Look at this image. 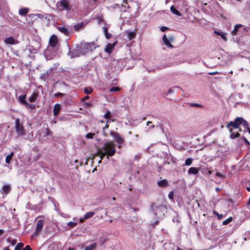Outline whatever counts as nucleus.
<instances>
[{"mask_svg":"<svg viewBox=\"0 0 250 250\" xmlns=\"http://www.w3.org/2000/svg\"><path fill=\"white\" fill-rule=\"evenodd\" d=\"M116 152L115 145L112 142L109 141L105 143L103 146L99 149L98 153L100 154L101 160L99 163H101L102 159L106 155V159H108L109 156H113Z\"/></svg>","mask_w":250,"mask_h":250,"instance_id":"f257e3e1","label":"nucleus"},{"mask_svg":"<svg viewBox=\"0 0 250 250\" xmlns=\"http://www.w3.org/2000/svg\"><path fill=\"white\" fill-rule=\"evenodd\" d=\"M39 139L41 141H45L53 135V132L49 128H42L38 132Z\"/></svg>","mask_w":250,"mask_h":250,"instance_id":"f03ea898","label":"nucleus"},{"mask_svg":"<svg viewBox=\"0 0 250 250\" xmlns=\"http://www.w3.org/2000/svg\"><path fill=\"white\" fill-rule=\"evenodd\" d=\"M95 48L94 42H86L81 45L80 50L82 55H85Z\"/></svg>","mask_w":250,"mask_h":250,"instance_id":"7ed1b4c3","label":"nucleus"},{"mask_svg":"<svg viewBox=\"0 0 250 250\" xmlns=\"http://www.w3.org/2000/svg\"><path fill=\"white\" fill-rule=\"evenodd\" d=\"M15 128L17 133L20 136H22L25 134V131L24 129L23 125L21 123L20 120L18 119L15 120Z\"/></svg>","mask_w":250,"mask_h":250,"instance_id":"20e7f679","label":"nucleus"},{"mask_svg":"<svg viewBox=\"0 0 250 250\" xmlns=\"http://www.w3.org/2000/svg\"><path fill=\"white\" fill-rule=\"evenodd\" d=\"M166 66H167L155 65L154 63H144L143 64V67L146 68V71L148 72L155 71V70L159 68H163Z\"/></svg>","mask_w":250,"mask_h":250,"instance_id":"39448f33","label":"nucleus"},{"mask_svg":"<svg viewBox=\"0 0 250 250\" xmlns=\"http://www.w3.org/2000/svg\"><path fill=\"white\" fill-rule=\"evenodd\" d=\"M43 54L47 61L51 60L55 56V52L53 51L49 48H47L45 49Z\"/></svg>","mask_w":250,"mask_h":250,"instance_id":"423d86ee","label":"nucleus"},{"mask_svg":"<svg viewBox=\"0 0 250 250\" xmlns=\"http://www.w3.org/2000/svg\"><path fill=\"white\" fill-rule=\"evenodd\" d=\"M60 6L61 7V11L70 10V7L69 2L67 0H62L60 2Z\"/></svg>","mask_w":250,"mask_h":250,"instance_id":"0eeeda50","label":"nucleus"},{"mask_svg":"<svg viewBox=\"0 0 250 250\" xmlns=\"http://www.w3.org/2000/svg\"><path fill=\"white\" fill-rule=\"evenodd\" d=\"M110 134L117 143L121 144L124 142V139L121 137L118 133L111 131Z\"/></svg>","mask_w":250,"mask_h":250,"instance_id":"6e6552de","label":"nucleus"},{"mask_svg":"<svg viewBox=\"0 0 250 250\" xmlns=\"http://www.w3.org/2000/svg\"><path fill=\"white\" fill-rule=\"evenodd\" d=\"M115 67L117 68L115 72L121 71L123 69V67H126V69H129L134 67L133 63H130L129 65H124V63H115Z\"/></svg>","mask_w":250,"mask_h":250,"instance_id":"1a4fd4ad","label":"nucleus"},{"mask_svg":"<svg viewBox=\"0 0 250 250\" xmlns=\"http://www.w3.org/2000/svg\"><path fill=\"white\" fill-rule=\"evenodd\" d=\"M117 41H115L113 43H107L104 48L105 52L108 54H110L112 52L114 48L117 45Z\"/></svg>","mask_w":250,"mask_h":250,"instance_id":"9d476101","label":"nucleus"},{"mask_svg":"<svg viewBox=\"0 0 250 250\" xmlns=\"http://www.w3.org/2000/svg\"><path fill=\"white\" fill-rule=\"evenodd\" d=\"M43 224H44V222L42 220H39L38 221L37 223L36 229L34 233V235L35 236H37V235H38L39 234V233L42 229Z\"/></svg>","mask_w":250,"mask_h":250,"instance_id":"9b49d317","label":"nucleus"},{"mask_svg":"<svg viewBox=\"0 0 250 250\" xmlns=\"http://www.w3.org/2000/svg\"><path fill=\"white\" fill-rule=\"evenodd\" d=\"M58 43V40L56 36L52 35L49 39V44L51 47H56Z\"/></svg>","mask_w":250,"mask_h":250,"instance_id":"f8f14e48","label":"nucleus"},{"mask_svg":"<svg viewBox=\"0 0 250 250\" xmlns=\"http://www.w3.org/2000/svg\"><path fill=\"white\" fill-rule=\"evenodd\" d=\"M82 54L80 50H74L70 51L68 53V56L70 58H74L76 57H79Z\"/></svg>","mask_w":250,"mask_h":250,"instance_id":"ddd939ff","label":"nucleus"},{"mask_svg":"<svg viewBox=\"0 0 250 250\" xmlns=\"http://www.w3.org/2000/svg\"><path fill=\"white\" fill-rule=\"evenodd\" d=\"M166 210V207L164 206H161L157 207L155 210V212L154 213V215L155 216L159 215V216H162L164 215V213H162L164 210Z\"/></svg>","mask_w":250,"mask_h":250,"instance_id":"4468645a","label":"nucleus"},{"mask_svg":"<svg viewBox=\"0 0 250 250\" xmlns=\"http://www.w3.org/2000/svg\"><path fill=\"white\" fill-rule=\"evenodd\" d=\"M231 126L235 129H237L239 127V125H237V123L235 121L229 122V123L227 125V127L229 129L230 132H231L232 131V129L230 128V127Z\"/></svg>","mask_w":250,"mask_h":250,"instance_id":"2eb2a0df","label":"nucleus"},{"mask_svg":"<svg viewBox=\"0 0 250 250\" xmlns=\"http://www.w3.org/2000/svg\"><path fill=\"white\" fill-rule=\"evenodd\" d=\"M61 106L60 104H55L53 108V114L54 116H57L59 114L61 110Z\"/></svg>","mask_w":250,"mask_h":250,"instance_id":"dca6fc26","label":"nucleus"},{"mask_svg":"<svg viewBox=\"0 0 250 250\" xmlns=\"http://www.w3.org/2000/svg\"><path fill=\"white\" fill-rule=\"evenodd\" d=\"M38 95H39L37 91H34V92L32 93L31 96L29 98V101L31 103L34 102L38 98Z\"/></svg>","mask_w":250,"mask_h":250,"instance_id":"f3484780","label":"nucleus"},{"mask_svg":"<svg viewBox=\"0 0 250 250\" xmlns=\"http://www.w3.org/2000/svg\"><path fill=\"white\" fill-rule=\"evenodd\" d=\"M199 168L198 167H191L188 170V174H197L199 172Z\"/></svg>","mask_w":250,"mask_h":250,"instance_id":"a211bd4d","label":"nucleus"},{"mask_svg":"<svg viewBox=\"0 0 250 250\" xmlns=\"http://www.w3.org/2000/svg\"><path fill=\"white\" fill-rule=\"evenodd\" d=\"M163 40L164 43L169 48H173V46L171 44L168 39L167 38L166 35H164L163 37Z\"/></svg>","mask_w":250,"mask_h":250,"instance_id":"6ab92c4d","label":"nucleus"},{"mask_svg":"<svg viewBox=\"0 0 250 250\" xmlns=\"http://www.w3.org/2000/svg\"><path fill=\"white\" fill-rule=\"evenodd\" d=\"M11 190V188L9 185H5L2 188L1 193L2 194H7Z\"/></svg>","mask_w":250,"mask_h":250,"instance_id":"aec40b11","label":"nucleus"},{"mask_svg":"<svg viewBox=\"0 0 250 250\" xmlns=\"http://www.w3.org/2000/svg\"><path fill=\"white\" fill-rule=\"evenodd\" d=\"M157 185L160 187H166L168 186V183L167 180L163 179L157 182Z\"/></svg>","mask_w":250,"mask_h":250,"instance_id":"412c9836","label":"nucleus"},{"mask_svg":"<svg viewBox=\"0 0 250 250\" xmlns=\"http://www.w3.org/2000/svg\"><path fill=\"white\" fill-rule=\"evenodd\" d=\"M57 29L60 32L64 34L65 35H69L68 30L65 27H58Z\"/></svg>","mask_w":250,"mask_h":250,"instance_id":"4be33fe9","label":"nucleus"},{"mask_svg":"<svg viewBox=\"0 0 250 250\" xmlns=\"http://www.w3.org/2000/svg\"><path fill=\"white\" fill-rule=\"evenodd\" d=\"M214 33L217 35H218V36H220L221 37V38L225 41H227V37L226 36V33H224L223 32H220V31H214Z\"/></svg>","mask_w":250,"mask_h":250,"instance_id":"5701e85b","label":"nucleus"},{"mask_svg":"<svg viewBox=\"0 0 250 250\" xmlns=\"http://www.w3.org/2000/svg\"><path fill=\"white\" fill-rule=\"evenodd\" d=\"M4 42L7 44H15V39L13 37H10L5 39Z\"/></svg>","mask_w":250,"mask_h":250,"instance_id":"b1692460","label":"nucleus"},{"mask_svg":"<svg viewBox=\"0 0 250 250\" xmlns=\"http://www.w3.org/2000/svg\"><path fill=\"white\" fill-rule=\"evenodd\" d=\"M170 11L175 15L181 17L182 16V14L178 10H177L174 6H171L170 8Z\"/></svg>","mask_w":250,"mask_h":250,"instance_id":"393cba45","label":"nucleus"},{"mask_svg":"<svg viewBox=\"0 0 250 250\" xmlns=\"http://www.w3.org/2000/svg\"><path fill=\"white\" fill-rule=\"evenodd\" d=\"M28 12L29 9L28 8H23L19 10V13L21 16H25Z\"/></svg>","mask_w":250,"mask_h":250,"instance_id":"a878e982","label":"nucleus"},{"mask_svg":"<svg viewBox=\"0 0 250 250\" xmlns=\"http://www.w3.org/2000/svg\"><path fill=\"white\" fill-rule=\"evenodd\" d=\"M127 35L129 40H131L135 38L136 33L134 31L127 32Z\"/></svg>","mask_w":250,"mask_h":250,"instance_id":"bb28decb","label":"nucleus"},{"mask_svg":"<svg viewBox=\"0 0 250 250\" xmlns=\"http://www.w3.org/2000/svg\"><path fill=\"white\" fill-rule=\"evenodd\" d=\"M97 244L96 243H92L85 248V250H94L96 249Z\"/></svg>","mask_w":250,"mask_h":250,"instance_id":"cd10ccee","label":"nucleus"},{"mask_svg":"<svg viewBox=\"0 0 250 250\" xmlns=\"http://www.w3.org/2000/svg\"><path fill=\"white\" fill-rule=\"evenodd\" d=\"M95 214V212L93 211H90L86 213L84 215V219H88L89 218H91Z\"/></svg>","mask_w":250,"mask_h":250,"instance_id":"c85d7f7f","label":"nucleus"},{"mask_svg":"<svg viewBox=\"0 0 250 250\" xmlns=\"http://www.w3.org/2000/svg\"><path fill=\"white\" fill-rule=\"evenodd\" d=\"M26 99V95H21L19 96V101L21 104H22L23 105H25V103H27V102L25 101Z\"/></svg>","mask_w":250,"mask_h":250,"instance_id":"c756f323","label":"nucleus"},{"mask_svg":"<svg viewBox=\"0 0 250 250\" xmlns=\"http://www.w3.org/2000/svg\"><path fill=\"white\" fill-rule=\"evenodd\" d=\"M83 25H84V24H83V22H81L77 23L74 27V30L75 31H79L80 29H81L83 27Z\"/></svg>","mask_w":250,"mask_h":250,"instance_id":"7c9ffc66","label":"nucleus"},{"mask_svg":"<svg viewBox=\"0 0 250 250\" xmlns=\"http://www.w3.org/2000/svg\"><path fill=\"white\" fill-rule=\"evenodd\" d=\"M103 28H104V35H105V38L107 39H110L112 35H111V34L110 33L108 32L107 28H106L105 27H104Z\"/></svg>","mask_w":250,"mask_h":250,"instance_id":"2f4dec72","label":"nucleus"},{"mask_svg":"<svg viewBox=\"0 0 250 250\" xmlns=\"http://www.w3.org/2000/svg\"><path fill=\"white\" fill-rule=\"evenodd\" d=\"M13 152H11L9 155H7L5 158V162L6 164H9L13 156Z\"/></svg>","mask_w":250,"mask_h":250,"instance_id":"473e14b6","label":"nucleus"},{"mask_svg":"<svg viewBox=\"0 0 250 250\" xmlns=\"http://www.w3.org/2000/svg\"><path fill=\"white\" fill-rule=\"evenodd\" d=\"M242 25V24H237L234 26V29L232 31V34L234 35H236L237 34V32L238 28L240 27H241Z\"/></svg>","mask_w":250,"mask_h":250,"instance_id":"72a5a7b5","label":"nucleus"},{"mask_svg":"<svg viewBox=\"0 0 250 250\" xmlns=\"http://www.w3.org/2000/svg\"><path fill=\"white\" fill-rule=\"evenodd\" d=\"M244 119L242 117H237L235 119V121L237 123V125L239 126L242 125Z\"/></svg>","mask_w":250,"mask_h":250,"instance_id":"f704fd0d","label":"nucleus"},{"mask_svg":"<svg viewBox=\"0 0 250 250\" xmlns=\"http://www.w3.org/2000/svg\"><path fill=\"white\" fill-rule=\"evenodd\" d=\"M121 88L119 87H112L110 88L109 91L113 93H115L119 91Z\"/></svg>","mask_w":250,"mask_h":250,"instance_id":"c9c22d12","label":"nucleus"},{"mask_svg":"<svg viewBox=\"0 0 250 250\" xmlns=\"http://www.w3.org/2000/svg\"><path fill=\"white\" fill-rule=\"evenodd\" d=\"M192 160L193 159L191 158L187 159L185 161V165L187 166H190L192 164Z\"/></svg>","mask_w":250,"mask_h":250,"instance_id":"e433bc0d","label":"nucleus"},{"mask_svg":"<svg viewBox=\"0 0 250 250\" xmlns=\"http://www.w3.org/2000/svg\"><path fill=\"white\" fill-rule=\"evenodd\" d=\"M23 243H19L16 246L14 250H21V249L23 247Z\"/></svg>","mask_w":250,"mask_h":250,"instance_id":"4c0bfd02","label":"nucleus"},{"mask_svg":"<svg viewBox=\"0 0 250 250\" xmlns=\"http://www.w3.org/2000/svg\"><path fill=\"white\" fill-rule=\"evenodd\" d=\"M92 92V89L90 87H85L84 89V92L85 94H89Z\"/></svg>","mask_w":250,"mask_h":250,"instance_id":"58836bf2","label":"nucleus"},{"mask_svg":"<svg viewBox=\"0 0 250 250\" xmlns=\"http://www.w3.org/2000/svg\"><path fill=\"white\" fill-rule=\"evenodd\" d=\"M231 133L230 134V138L232 139H235L237 137H239L240 134L238 132L237 133H233L232 131Z\"/></svg>","mask_w":250,"mask_h":250,"instance_id":"ea45409f","label":"nucleus"},{"mask_svg":"<svg viewBox=\"0 0 250 250\" xmlns=\"http://www.w3.org/2000/svg\"><path fill=\"white\" fill-rule=\"evenodd\" d=\"M232 220V218L231 217H229L227 219L224 220L223 222V224L224 225H226L228 224L229 223L231 222Z\"/></svg>","mask_w":250,"mask_h":250,"instance_id":"a19ab883","label":"nucleus"},{"mask_svg":"<svg viewBox=\"0 0 250 250\" xmlns=\"http://www.w3.org/2000/svg\"><path fill=\"white\" fill-rule=\"evenodd\" d=\"M47 77H48L47 73H44L43 74H42L40 76V79L44 81H46Z\"/></svg>","mask_w":250,"mask_h":250,"instance_id":"79ce46f5","label":"nucleus"},{"mask_svg":"<svg viewBox=\"0 0 250 250\" xmlns=\"http://www.w3.org/2000/svg\"><path fill=\"white\" fill-rule=\"evenodd\" d=\"M24 105L31 109H34L36 107L35 104H29L27 102L25 103V104Z\"/></svg>","mask_w":250,"mask_h":250,"instance_id":"37998d69","label":"nucleus"},{"mask_svg":"<svg viewBox=\"0 0 250 250\" xmlns=\"http://www.w3.org/2000/svg\"><path fill=\"white\" fill-rule=\"evenodd\" d=\"M104 118L108 119L111 117V113L109 111H107L104 115Z\"/></svg>","mask_w":250,"mask_h":250,"instance_id":"c03bdc74","label":"nucleus"},{"mask_svg":"<svg viewBox=\"0 0 250 250\" xmlns=\"http://www.w3.org/2000/svg\"><path fill=\"white\" fill-rule=\"evenodd\" d=\"M67 225V226L72 228V227H74L76 226H77V223L76 222L70 221V222H68Z\"/></svg>","mask_w":250,"mask_h":250,"instance_id":"a18cd8bd","label":"nucleus"},{"mask_svg":"<svg viewBox=\"0 0 250 250\" xmlns=\"http://www.w3.org/2000/svg\"><path fill=\"white\" fill-rule=\"evenodd\" d=\"M190 106L192 107H202V105L197 103H192L189 104Z\"/></svg>","mask_w":250,"mask_h":250,"instance_id":"49530a36","label":"nucleus"},{"mask_svg":"<svg viewBox=\"0 0 250 250\" xmlns=\"http://www.w3.org/2000/svg\"><path fill=\"white\" fill-rule=\"evenodd\" d=\"M176 88H180L178 86H176V87H173L172 88H170L168 90V92H167V95L168 94H171L173 92H174V89Z\"/></svg>","mask_w":250,"mask_h":250,"instance_id":"de8ad7c7","label":"nucleus"},{"mask_svg":"<svg viewBox=\"0 0 250 250\" xmlns=\"http://www.w3.org/2000/svg\"><path fill=\"white\" fill-rule=\"evenodd\" d=\"M95 135V133H88L86 135V137L88 139H92Z\"/></svg>","mask_w":250,"mask_h":250,"instance_id":"09e8293b","label":"nucleus"},{"mask_svg":"<svg viewBox=\"0 0 250 250\" xmlns=\"http://www.w3.org/2000/svg\"><path fill=\"white\" fill-rule=\"evenodd\" d=\"M242 125H243V126L244 127L245 129H246V128H248V126H249V125H248L247 122L246 121H245V120H244L243 123Z\"/></svg>","mask_w":250,"mask_h":250,"instance_id":"8fccbe9b","label":"nucleus"},{"mask_svg":"<svg viewBox=\"0 0 250 250\" xmlns=\"http://www.w3.org/2000/svg\"><path fill=\"white\" fill-rule=\"evenodd\" d=\"M214 213L218 216L219 219H221L223 217L222 214H219L217 212H214Z\"/></svg>","mask_w":250,"mask_h":250,"instance_id":"3c124183","label":"nucleus"},{"mask_svg":"<svg viewBox=\"0 0 250 250\" xmlns=\"http://www.w3.org/2000/svg\"><path fill=\"white\" fill-rule=\"evenodd\" d=\"M167 29H168V28L166 27V26H162V27H161V30L162 32H165L166 30H167Z\"/></svg>","mask_w":250,"mask_h":250,"instance_id":"603ef678","label":"nucleus"},{"mask_svg":"<svg viewBox=\"0 0 250 250\" xmlns=\"http://www.w3.org/2000/svg\"><path fill=\"white\" fill-rule=\"evenodd\" d=\"M215 175H216V176H217V177H220L221 178H223V177H224V175H223L222 174H221V173H219V172H217V173L215 174Z\"/></svg>","mask_w":250,"mask_h":250,"instance_id":"864d4df0","label":"nucleus"},{"mask_svg":"<svg viewBox=\"0 0 250 250\" xmlns=\"http://www.w3.org/2000/svg\"><path fill=\"white\" fill-rule=\"evenodd\" d=\"M22 250H32V249H31L30 246L27 245Z\"/></svg>","mask_w":250,"mask_h":250,"instance_id":"5fc2aeb1","label":"nucleus"},{"mask_svg":"<svg viewBox=\"0 0 250 250\" xmlns=\"http://www.w3.org/2000/svg\"><path fill=\"white\" fill-rule=\"evenodd\" d=\"M217 73H218L217 71H213V72H208V74L210 75H215V74H217Z\"/></svg>","mask_w":250,"mask_h":250,"instance_id":"6e6d98bb","label":"nucleus"},{"mask_svg":"<svg viewBox=\"0 0 250 250\" xmlns=\"http://www.w3.org/2000/svg\"><path fill=\"white\" fill-rule=\"evenodd\" d=\"M168 198L169 199H172V198H173V192H169V194H168Z\"/></svg>","mask_w":250,"mask_h":250,"instance_id":"4d7b16f0","label":"nucleus"},{"mask_svg":"<svg viewBox=\"0 0 250 250\" xmlns=\"http://www.w3.org/2000/svg\"><path fill=\"white\" fill-rule=\"evenodd\" d=\"M108 128V125L107 124H106L104 127H103V131H104V130L105 129H107ZM104 133L105 136H106V135L105 134L104 132Z\"/></svg>","mask_w":250,"mask_h":250,"instance_id":"13d9d810","label":"nucleus"},{"mask_svg":"<svg viewBox=\"0 0 250 250\" xmlns=\"http://www.w3.org/2000/svg\"><path fill=\"white\" fill-rule=\"evenodd\" d=\"M248 131L249 132V134H250V128L249 127V126H248V128H246V129H245L244 130V131Z\"/></svg>","mask_w":250,"mask_h":250,"instance_id":"bf43d9fd","label":"nucleus"},{"mask_svg":"<svg viewBox=\"0 0 250 250\" xmlns=\"http://www.w3.org/2000/svg\"><path fill=\"white\" fill-rule=\"evenodd\" d=\"M52 71V69H50L48 70L45 73H47V76H48L49 74H50Z\"/></svg>","mask_w":250,"mask_h":250,"instance_id":"052dcab7","label":"nucleus"},{"mask_svg":"<svg viewBox=\"0 0 250 250\" xmlns=\"http://www.w3.org/2000/svg\"><path fill=\"white\" fill-rule=\"evenodd\" d=\"M89 96H86L85 97H84L82 99V101H84V100H87V99H89Z\"/></svg>","mask_w":250,"mask_h":250,"instance_id":"680f3d73","label":"nucleus"},{"mask_svg":"<svg viewBox=\"0 0 250 250\" xmlns=\"http://www.w3.org/2000/svg\"><path fill=\"white\" fill-rule=\"evenodd\" d=\"M85 105L86 107L90 106L91 105V104L89 103H85Z\"/></svg>","mask_w":250,"mask_h":250,"instance_id":"e2e57ef3","label":"nucleus"},{"mask_svg":"<svg viewBox=\"0 0 250 250\" xmlns=\"http://www.w3.org/2000/svg\"><path fill=\"white\" fill-rule=\"evenodd\" d=\"M79 220H80V222L81 223H82V222H83V221L84 220H85V219H84V217H83V218H80V219H79Z\"/></svg>","mask_w":250,"mask_h":250,"instance_id":"0e129e2a","label":"nucleus"},{"mask_svg":"<svg viewBox=\"0 0 250 250\" xmlns=\"http://www.w3.org/2000/svg\"><path fill=\"white\" fill-rule=\"evenodd\" d=\"M158 224V221H156L153 224H151L152 226H155Z\"/></svg>","mask_w":250,"mask_h":250,"instance_id":"69168bd1","label":"nucleus"},{"mask_svg":"<svg viewBox=\"0 0 250 250\" xmlns=\"http://www.w3.org/2000/svg\"><path fill=\"white\" fill-rule=\"evenodd\" d=\"M221 189L219 188H215V190L217 191V192H219V191H220Z\"/></svg>","mask_w":250,"mask_h":250,"instance_id":"338daca9","label":"nucleus"},{"mask_svg":"<svg viewBox=\"0 0 250 250\" xmlns=\"http://www.w3.org/2000/svg\"><path fill=\"white\" fill-rule=\"evenodd\" d=\"M4 230L3 229H0V235H1L3 233Z\"/></svg>","mask_w":250,"mask_h":250,"instance_id":"774afa93","label":"nucleus"}]
</instances>
